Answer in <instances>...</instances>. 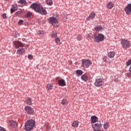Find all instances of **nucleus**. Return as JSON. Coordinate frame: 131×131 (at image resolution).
I'll return each instance as SVG.
<instances>
[{"instance_id": "ea45409f", "label": "nucleus", "mask_w": 131, "mask_h": 131, "mask_svg": "<svg viewBox=\"0 0 131 131\" xmlns=\"http://www.w3.org/2000/svg\"><path fill=\"white\" fill-rule=\"evenodd\" d=\"M13 36H14V37H17V36H19V34H13Z\"/></svg>"}, {"instance_id": "2f4dec72", "label": "nucleus", "mask_w": 131, "mask_h": 131, "mask_svg": "<svg viewBox=\"0 0 131 131\" xmlns=\"http://www.w3.org/2000/svg\"><path fill=\"white\" fill-rule=\"evenodd\" d=\"M62 105H68V102L66 100V99H63L61 101Z\"/></svg>"}, {"instance_id": "a19ab883", "label": "nucleus", "mask_w": 131, "mask_h": 131, "mask_svg": "<svg viewBox=\"0 0 131 131\" xmlns=\"http://www.w3.org/2000/svg\"><path fill=\"white\" fill-rule=\"evenodd\" d=\"M0 131H6V129L4 127H0Z\"/></svg>"}, {"instance_id": "37998d69", "label": "nucleus", "mask_w": 131, "mask_h": 131, "mask_svg": "<svg viewBox=\"0 0 131 131\" xmlns=\"http://www.w3.org/2000/svg\"><path fill=\"white\" fill-rule=\"evenodd\" d=\"M97 131H104L103 130H102L101 129H99L98 130H97Z\"/></svg>"}, {"instance_id": "aec40b11", "label": "nucleus", "mask_w": 131, "mask_h": 131, "mask_svg": "<svg viewBox=\"0 0 131 131\" xmlns=\"http://www.w3.org/2000/svg\"><path fill=\"white\" fill-rule=\"evenodd\" d=\"M114 7V4L112 2H108L107 5V9H112Z\"/></svg>"}, {"instance_id": "0eeeda50", "label": "nucleus", "mask_w": 131, "mask_h": 131, "mask_svg": "<svg viewBox=\"0 0 131 131\" xmlns=\"http://www.w3.org/2000/svg\"><path fill=\"white\" fill-rule=\"evenodd\" d=\"M121 43L123 48H124L125 49L129 48V47H130V43H129V41L126 39H122L121 41Z\"/></svg>"}, {"instance_id": "79ce46f5", "label": "nucleus", "mask_w": 131, "mask_h": 131, "mask_svg": "<svg viewBox=\"0 0 131 131\" xmlns=\"http://www.w3.org/2000/svg\"><path fill=\"white\" fill-rule=\"evenodd\" d=\"M22 23H23V20H20L18 21V24H22Z\"/></svg>"}, {"instance_id": "ddd939ff", "label": "nucleus", "mask_w": 131, "mask_h": 131, "mask_svg": "<svg viewBox=\"0 0 131 131\" xmlns=\"http://www.w3.org/2000/svg\"><path fill=\"white\" fill-rule=\"evenodd\" d=\"M95 17H96V13L94 12H92L89 16L86 18V20L87 21L93 20V19H95Z\"/></svg>"}, {"instance_id": "1a4fd4ad", "label": "nucleus", "mask_w": 131, "mask_h": 131, "mask_svg": "<svg viewBox=\"0 0 131 131\" xmlns=\"http://www.w3.org/2000/svg\"><path fill=\"white\" fill-rule=\"evenodd\" d=\"M25 110L28 114H33V113H34V110L29 106H26Z\"/></svg>"}, {"instance_id": "f03ea898", "label": "nucleus", "mask_w": 131, "mask_h": 131, "mask_svg": "<svg viewBox=\"0 0 131 131\" xmlns=\"http://www.w3.org/2000/svg\"><path fill=\"white\" fill-rule=\"evenodd\" d=\"M35 125V122L33 120H29L27 121L25 125V130L26 131H30Z\"/></svg>"}, {"instance_id": "c9c22d12", "label": "nucleus", "mask_w": 131, "mask_h": 131, "mask_svg": "<svg viewBox=\"0 0 131 131\" xmlns=\"http://www.w3.org/2000/svg\"><path fill=\"white\" fill-rule=\"evenodd\" d=\"M22 13V11H19L16 12L15 15L16 16H19Z\"/></svg>"}, {"instance_id": "4c0bfd02", "label": "nucleus", "mask_w": 131, "mask_h": 131, "mask_svg": "<svg viewBox=\"0 0 131 131\" xmlns=\"http://www.w3.org/2000/svg\"><path fill=\"white\" fill-rule=\"evenodd\" d=\"M2 17L4 19H6L7 18V14L6 13L3 14Z\"/></svg>"}, {"instance_id": "f704fd0d", "label": "nucleus", "mask_w": 131, "mask_h": 131, "mask_svg": "<svg viewBox=\"0 0 131 131\" xmlns=\"http://www.w3.org/2000/svg\"><path fill=\"white\" fill-rule=\"evenodd\" d=\"M126 66H130V65H131V60L130 59L128 60L126 62Z\"/></svg>"}, {"instance_id": "a878e982", "label": "nucleus", "mask_w": 131, "mask_h": 131, "mask_svg": "<svg viewBox=\"0 0 131 131\" xmlns=\"http://www.w3.org/2000/svg\"><path fill=\"white\" fill-rule=\"evenodd\" d=\"M95 31H101V30L103 29V27H102V26H98L97 27H96L95 28Z\"/></svg>"}, {"instance_id": "4be33fe9", "label": "nucleus", "mask_w": 131, "mask_h": 131, "mask_svg": "<svg viewBox=\"0 0 131 131\" xmlns=\"http://www.w3.org/2000/svg\"><path fill=\"white\" fill-rule=\"evenodd\" d=\"M55 41L57 45H61L62 43V42H61V39L59 37L55 38Z\"/></svg>"}, {"instance_id": "6ab92c4d", "label": "nucleus", "mask_w": 131, "mask_h": 131, "mask_svg": "<svg viewBox=\"0 0 131 131\" xmlns=\"http://www.w3.org/2000/svg\"><path fill=\"white\" fill-rule=\"evenodd\" d=\"M114 56H115V52L113 51L110 52L108 53V57H109V58H114Z\"/></svg>"}, {"instance_id": "20e7f679", "label": "nucleus", "mask_w": 131, "mask_h": 131, "mask_svg": "<svg viewBox=\"0 0 131 131\" xmlns=\"http://www.w3.org/2000/svg\"><path fill=\"white\" fill-rule=\"evenodd\" d=\"M92 65V61L89 59H82L81 62V67L83 68H89Z\"/></svg>"}, {"instance_id": "7ed1b4c3", "label": "nucleus", "mask_w": 131, "mask_h": 131, "mask_svg": "<svg viewBox=\"0 0 131 131\" xmlns=\"http://www.w3.org/2000/svg\"><path fill=\"white\" fill-rule=\"evenodd\" d=\"M94 37V41L95 42H101V41H104V39H105V36L103 34L101 33L95 35Z\"/></svg>"}, {"instance_id": "e433bc0d", "label": "nucleus", "mask_w": 131, "mask_h": 131, "mask_svg": "<svg viewBox=\"0 0 131 131\" xmlns=\"http://www.w3.org/2000/svg\"><path fill=\"white\" fill-rule=\"evenodd\" d=\"M28 59H30V60H32V59H33V56H32V55H29L28 56Z\"/></svg>"}, {"instance_id": "c756f323", "label": "nucleus", "mask_w": 131, "mask_h": 131, "mask_svg": "<svg viewBox=\"0 0 131 131\" xmlns=\"http://www.w3.org/2000/svg\"><path fill=\"white\" fill-rule=\"evenodd\" d=\"M31 16H32V13L31 12H27L25 15L26 18H30Z\"/></svg>"}, {"instance_id": "412c9836", "label": "nucleus", "mask_w": 131, "mask_h": 131, "mask_svg": "<svg viewBox=\"0 0 131 131\" xmlns=\"http://www.w3.org/2000/svg\"><path fill=\"white\" fill-rule=\"evenodd\" d=\"M32 101L31 100V98H28L25 101V103L27 104L28 105H31L32 104Z\"/></svg>"}, {"instance_id": "423d86ee", "label": "nucleus", "mask_w": 131, "mask_h": 131, "mask_svg": "<svg viewBox=\"0 0 131 131\" xmlns=\"http://www.w3.org/2000/svg\"><path fill=\"white\" fill-rule=\"evenodd\" d=\"M102 122H103V121L100 120L98 123H96V124L92 125L94 131H97L101 129V127H102Z\"/></svg>"}, {"instance_id": "6e6552de", "label": "nucleus", "mask_w": 131, "mask_h": 131, "mask_svg": "<svg viewBox=\"0 0 131 131\" xmlns=\"http://www.w3.org/2000/svg\"><path fill=\"white\" fill-rule=\"evenodd\" d=\"M103 82H104V80L102 79H96L94 83V85L97 87L102 86V85H103Z\"/></svg>"}, {"instance_id": "f3484780", "label": "nucleus", "mask_w": 131, "mask_h": 131, "mask_svg": "<svg viewBox=\"0 0 131 131\" xmlns=\"http://www.w3.org/2000/svg\"><path fill=\"white\" fill-rule=\"evenodd\" d=\"M82 80L83 81H88L89 79V75L88 74H84L81 76Z\"/></svg>"}, {"instance_id": "cd10ccee", "label": "nucleus", "mask_w": 131, "mask_h": 131, "mask_svg": "<svg viewBox=\"0 0 131 131\" xmlns=\"http://www.w3.org/2000/svg\"><path fill=\"white\" fill-rule=\"evenodd\" d=\"M46 3L48 6H52L53 5V1L52 0H46Z\"/></svg>"}, {"instance_id": "9b49d317", "label": "nucleus", "mask_w": 131, "mask_h": 131, "mask_svg": "<svg viewBox=\"0 0 131 131\" xmlns=\"http://www.w3.org/2000/svg\"><path fill=\"white\" fill-rule=\"evenodd\" d=\"M126 15H130L131 13V4H128L124 9Z\"/></svg>"}, {"instance_id": "7c9ffc66", "label": "nucleus", "mask_w": 131, "mask_h": 131, "mask_svg": "<svg viewBox=\"0 0 131 131\" xmlns=\"http://www.w3.org/2000/svg\"><path fill=\"white\" fill-rule=\"evenodd\" d=\"M51 37H52V38H55V37H57V32L54 31L52 32L51 34Z\"/></svg>"}, {"instance_id": "b1692460", "label": "nucleus", "mask_w": 131, "mask_h": 131, "mask_svg": "<svg viewBox=\"0 0 131 131\" xmlns=\"http://www.w3.org/2000/svg\"><path fill=\"white\" fill-rule=\"evenodd\" d=\"M47 91H51L53 89V84H48L46 86Z\"/></svg>"}, {"instance_id": "c03bdc74", "label": "nucleus", "mask_w": 131, "mask_h": 131, "mask_svg": "<svg viewBox=\"0 0 131 131\" xmlns=\"http://www.w3.org/2000/svg\"><path fill=\"white\" fill-rule=\"evenodd\" d=\"M70 64H72V61H71V62H70Z\"/></svg>"}, {"instance_id": "473e14b6", "label": "nucleus", "mask_w": 131, "mask_h": 131, "mask_svg": "<svg viewBox=\"0 0 131 131\" xmlns=\"http://www.w3.org/2000/svg\"><path fill=\"white\" fill-rule=\"evenodd\" d=\"M76 73L78 74V75H82V73H83V72L80 70H78L76 71Z\"/></svg>"}, {"instance_id": "72a5a7b5", "label": "nucleus", "mask_w": 131, "mask_h": 131, "mask_svg": "<svg viewBox=\"0 0 131 131\" xmlns=\"http://www.w3.org/2000/svg\"><path fill=\"white\" fill-rule=\"evenodd\" d=\"M19 4H21V5H26V1L25 0H20L18 2Z\"/></svg>"}, {"instance_id": "58836bf2", "label": "nucleus", "mask_w": 131, "mask_h": 131, "mask_svg": "<svg viewBox=\"0 0 131 131\" xmlns=\"http://www.w3.org/2000/svg\"><path fill=\"white\" fill-rule=\"evenodd\" d=\"M107 59H108V57H107V56H104L103 57L104 62H107Z\"/></svg>"}, {"instance_id": "dca6fc26", "label": "nucleus", "mask_w": 131, "mask_h": 131, "mask_svg": "<svg viewBox=\"0 0 131 131\" xmlns=\"http://www.w3.org/2000/svg\"><path fill=\"white\" fill-rule=\"evenodd\" d=\"M58 84L60 86H65L66 85V83L65 82V80L64 79H60L58 80Z\"/></svg>"}, {"instance_id": "5701e85b", "label": "nucleus", "mask_w": 131, "mask_h": 131, "mask_svg": "<svg viewBox=\"0 0 131 131\" xmlns=\"http://www.w3.org/2000/svg\"><path fill=\"white\" fill-rule=\"evenodd\" d=\"M109 122H106V123H104V124H103V128L104 129H105V130L108 129V128H109Z\"/></svg>"}, {"instance_id": "bb28decb", "label": "nucleus", "mask_w": 131, "mask_h": 131, "mask_svg": "<svg viewBox=\"0 0 131 131\" xmlns=\"http://www.w3.org/2000/svg\"><path fill=\"white\" fill-rule=\"evenodd\" d=\"M45 34V32L42 30H39L38 31V35L40 37L43 36Z\"/></svg>"}, {"instance_id": "9d476101", "label": "nucleus", "mask_w": 131, "mask_h": 131, "mask_svg": "<svg viewBox=\"0 0 131 131\" xmlns=\"http://www.w3.org/2000/svg\"><path fill=\"white\" fill-rule=\"evenodd\" d=\"M13 43L15 49H19V48H23V47H24L25 46L24 44H23V43L19 41H13Z\"/></svg>"}, {"instance_id": "f257e3e1", "label": "nucleus", "mask_w": 131, "mask_h": 131, "mask_svg": "<svg viewBox=\"0 0 131 131\" xmlns=\"http://www.w3.org/2000/svg\"><path fill=\"white\" fill-rule=\"evenodd\" d=\"M30 8H31V9H33L35 12L39 13V14H41V15H46L47 14V10L43 9V7H42L40 4L33 3L31 5Z\"/></svg>"}, {"instance_id": "393cba45", "label": "nucleus", "mask_w": 131, "mask_h": 131, "mask_svg": "<svg viewBox=\"0 0 131 131\" xmlns=\"http://www.w3.org/2000/svg\"><path fill=\"white\" fill-rule=\"evenodd\" d=\"M73 127H78V122L77 121H75L72 124Z\"/></svg>"}, {"instance_id": "4468645a", "label": "nucleus", "mask_w": 131, "mask_h": 131, "mask_svg": "<svg viewBox=\"0 0 131 131\" xmlns=\"http://www.w3.org/2000/svg\"><path fill=\"white\" fill-rule=\"evenodd\" d=\"M25 53V49L24 48H18L16 51V54L18 55H23Z\"/></svg>"}, {"instance_id": "f8f14e48", "label": "nucleus", "mask_w": 131, "mask_h": 131, "mask_svg": "<svg viewBox=\"0 0 131 131\" xmlns=\"http://www.w3.org/2000/svg\"><path fill=\"white\" fill-rule=\"evenodd\" d=\"M100 122V121L98 120V118L97 117L93 116L91 117V124L92 125H94V124H96Z\"/></svg>"}, {"instance_id": "2eb2a0df", "label": "nucleus", "mask_w": 131, "mask_h": 131, "mask_svg": "<svg viewBox=\"0 0 131 131\" xmlns=\"http://www.w3.org/2000/svg\"><path fill=\"white\" fill-rule=\"evenodd\" d=\"M12 8H11L10 10L11 14H13L14 12H15V11H17L18 10V6L17 5V4L12 5Z\"/></svg>"}, {"instance_id": "c85d7f7f", "label": "nucleus", "mask_w": 131, "mask_h": 131, "mask_svg": "<svg viewBox=\"0 0 131 131\" xmlns=\"http://www.w3.org/2000/svg\"><path fill=\"white\" fill-rule=\"evenodd\" d=\"M82 38H83L82 37V35H81V34H78L76 37V39L79 41L82 40Z\"/></svg>"}, {"instance_id": "a211bd4d", "label": "nucleus", "mask_w": 131, "mask_h": 131, "mask_svg": "<svg viewBox=\"0 0 131 131\" xmlns=\"http://www.w3.org/2000/svg\"><path fill=\"white\" fill-rule=\"evenodd\" d=\"M10 125L12 127H17L18 126V124H17V122L14 121H9Z\"/></svg>"}, {"instance_id": "39448f33", "label": "nucleus", "mask_w": 131, "mask_h": 131, "mask_svg": "<svg viewBox=\"0 0 131 131\" xmlns=\"http://www.w3.org/2000/svg\"><path fill=\"white\" fill-rule=\"evenodd\" d=\"M49 21L50 23L52 24V26H53V27H56V28L59 27V21H58V20H57V19H56L55 17H50Z\"/></svg>"}]
</instances>
